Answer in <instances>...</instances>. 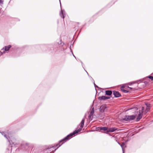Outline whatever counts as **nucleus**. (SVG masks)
Listing matches in <instances>:
<instances>
[{
	"label": "nucleus",
	"instance_id": "7",
	"mask_svg": "<svg viewBox=\"0 0 153 153\" xmlns=\"http://www.w3.org/2000/svg\"><path fill=\"white\" fill-rule=\"evenodd\" d=\"M113 93L115 97H118L121 96L120 94L118 91H114Z\"/></svg>",
	"mask_w": 153,
	"mask_h": 153
},
{
	"label": "nucleus",
	"instance_id": "11",
	"mask_svg": "<svg viewBox=\"0 0 153 153\" xmlns=\"http://www.w3.org/2000/svg\"><path fill=\"white\" fill-rule=\"evenodd\" d=\"M105 108L106 107L105 105H102L100 107V111L101 112H103L104 111Z\"/></svg>",
	"mask_w": 153,
	"mask_h": 153
},
{
	"label": "nucleus",
	"instance_id": "13",
	"mask_svg": "<svg viewBox=\"0 0 153 153\" xmlns=\"http://www.w3.org/2000/svg\"><path fill=\"white\" fill-rule=\"evenodd\" d=\"M60 15L61 17L64 19L65 17L64 14L63 13V10H61V12L60 13Z\"/></svg>",
	"mask_w": 153,
	"mask_h": 153
},
{
	"label": "nucleus",
	"instance_id": "2",
	"mask_svg": "<svg viewBox=\"0 0 153 153\" xmlns=\"http://www.w3.org/2000/svg\"><path fill=\"white\" fill-rule=\"evenodd\" d=\"M136 117V115H126L123 118V120L126 121H130L134 119Z\"/></svg>",
	"mask_w": 153,
	"mask_h": 153
},
{
	"label": "nucleus",
	"instance_id": "20",
	"mask_svg": "<svg viewBox=\"0 0 153 153\" xmlns=\"http://www.w3.org/2000/svg\"><path fill=\"white\" fill-rule=\"evenodd\" d=\"M146 105L148 107V106L147 105V104H146Z\"/></svg>",
	"mask_w": 153,
	"mask_h": 153
},
{
	"label": "nucleus",
	"instance_id": "1",
	"mask_svg": "<svg viewBox=\"0 0 153 153\" xmlns=\"http://www.w3.org/2000/svg\"><path fill=\"white\" fill-rule=\"evenodd\" d=\"M84 122L85 119L84 118H83L82 119L81 122L80 127L78 129L75 130V131H74L72 133H71L69 134L66 137L64 138L63 139L59 141V143L58 144H57L55 146H48V147L46 149V150L48 149L49 150L48 151H50L52 149L50 150V149H52L54 147H56L58 146V147L56 149H55L54 151L53 150H52V153H53L56 150V149L58 148L59 147H60L65 142H66V141H67L68 140H69L71 138L73 135L81 131L82 128H83Z\"/></svg>",
	"mask_w": 153,
	"mask_h": 153
},
{
	"label": "nucleus",
	"instance_id": "6",
	"mask_svg": "<svg viewBox=\"0 0 153 153\" xmlns=\"http://www.w3.org/2000/svg\"><path fill=\"white\" fill-rule=\"evenodd\" d=\"M117 143H118V144L120 145L121 146L122 149L123 153H124L125 148L126 147L125 143H123L122 144H120V143H119L118 142H117Z\"/></svg>",
	"mask_w": 153,
	"mask_h": 153
},
{
	"label": "nucleus",
	"instance_id": "8",
	"mask_svg": "<svg viewBox=\"0 0 153 153\" xmlns=\"http://www.w3.org/2000/svg\"><path fill=\"white\" fill-rule=\"evenodd\" d=\"M108 128L106 127H100V130H104L105 131V133H107V132H108Z\"/></svg>",
	"mask_w": 153,
	"mask_h": 153
},
{
	"label": "nucleus",
	"instance_id": "5",
	"mask_svg": "<svg viewBox=\"0 0 153 153\" xmlns=\"http://www.w3.org/2000/svg\"><path fill=\"white\" fill-rule=\"evenodd\" d=\"M110 98V97L102 96L99 97L98 98V99L100 100H105L107 99H109Z\"/></svg>",
	"mask_w": 153,
	"mask_h": 153
},
{
	"label": "nucleus",
	"instance_id": "16",
	"mask_svg": "<svg viewBox=\"0 0 153 153\" xmlns=\"http://www.w3.org/2000/svg\"><path fill=\"white\" fill-rule=\"evenodd\" d=\"M148 78L150 79L151 80H153V76H149Z\"/></svg>",
	"mask_w": 153,
	"mask_h": 153
},
{
	"label": "nucleus",
	"instance_id": "19",
	"mask_svg": "<svg viewBox=\"0 0 153 153\" xmlns=\"http://www.w3.org/2000/svg\"><path fill=\"white\" fill-rule=\"evenodd\" d=\"M3 2V0H0V4H2Z\"/></svg>",
	"mask_w": 153,
	"mask_h": 153
},
{
	"label": "nucleus",
	"instance_id": "10",
	"mask_svg": "<svg viewBox=\"0 0 153 153\" xmlns=\"http://www.w3.org/2000/svg\"><path fill=\"white\" fill-rule=\"evenodd\" d=\"M11 47V45H8L7 46H5L1 50V51L4 50L6 51H7L9 50V49Z\"/></svg>",
	"mask_w": 153,
	"mask_h": 153
},
{
	"label": "nucleus",
	"instance_id": "14",
	"mask_svg": "<svg viewBox=\"0 0 153 153\" xmlns=\"http://www.w3.org/2000/svg\"><path fill=\"white\" fill-rule=\"evenodd\" d=\"M149 107H147L146 108L145 111L144 112V114H146L150 110Z\"/></svg>",
	"mask_w": 153,
	"mask_h": 153
},
{
	"label": "nucleus",
	"instance_id": "15",
	"mask_svg": "<svg viewBox=\"0 0 153 153\" xmlns=\"http://www.w3.org/2000/svg\"><path fill=\"white\" fill-rule=\"evenodd\" d=\"M94 114V113L93 112H90V114L88 116V118H91V117H92L93 114Z\"/></svg>",
	"mask_w": 153,
	"mask_h": 153
},
{
	"label": "nucleus",
	"instance_id": "9",
	"mask_svg": "<svg viewBox=\"0 0 153 153\" xmlns=\"http://www.w3.org/2000/svg\"><path fill=\"white\" fill-rule=\"evenodd\" d=\"M117 130V129L115 127H112L108 128V132H113Z\"/></svg>",
	"mask_w": 153,
	"mask_h": 153
},
{
	"label": "nucleus",
	"instance_id": "17",
	"mask_svg": "<svg viewBox=\"0 0 153 153\" xmlns=\"http://www.w3.org/2000/svg\"><path fill=\"white\" fill-rule=\"evenodd\" d=\"M91 112H93L94 113V108H92V109L91 110Z\"/></svg>",
	"mask_w": 153,
	"mask_h": 153
},
{
	"label": "nucleus",
	"instance_id": "3",
	"mask_svg": "<svg viewBox=\"0 0 153 153\" xmlns=\"http://www.w3.org/2000/svg\"><path fill=\"white\" fill-rule=\"evenodd\" d=\"M144 108L143 107H142L141 110L139 111V113L138 114L137 117L136 119L137 121H139L142 118L143 114L144 113Z\"/></svg>",
	"mask_w": 153,
	"mask_h": 153
},
{
	"label": "nucleus",
	"instance_id": "4",
	"mask_svg": "<svg viewBox=\"0 0 153 153\" xmlns=\"http://www.w3.org/2000/svg\"><path fill=\"white\" fill-rule=\"evenodd\" d=\"M128 88L130 90L132 89L131 88L129 87L128 86L123 85L121 87V89L124 93H128L129 91V90H127Z\"/></svg>",
	"mask_w": 153,
	"mask_h": 153
},
{
	"label": "nucleus",
	"instance_id": "12",
	"mask_svg": "<svg viewBox=\"0 0 153 153\" xmlns=\"http://www.w3.org/2000/svg\"><path fill=\"white\" fill-rule=\"evenodd\" d=\"M112 94V92L111 91L108 90V91H105V94L106 95L110 96V95H111Z\"/></svg>",
	"mask_w": 153,
	"mask_h": 153
},
{
	"label": "nucleus",
	"instance_id": "18",
	"mask_svg": "<svg viewBox=\"0 0 153 153\" xmlns=\"http://www.w3.org/2000/svg\"><path fill=\"white\" fill-rule=\"evenodd\" d=\"M4 136L8 140V137H7V136L6 135L4 134Z\"/></svg>",
	"mask_w": 153,
	"mask_h": 153
}]
</instances>
